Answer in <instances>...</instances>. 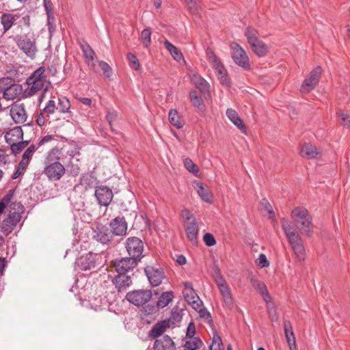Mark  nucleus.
Masks as SVG:
<instances>
[{
	"label": "nucleus",
	"mask_w": 350,
	"mask_h": 350,
	"mask_svg": "<svg viewBox=\"0 0 350 350\" xmlns=\"http://www.w3.org/2000/svg\"><path fill=\"white\" fill-rule=\"evenodd\" d=\"M196 326L193 323L190 322L187 328L185 338L196 337Z\"/></svg>",
	"instance_id": "obj_62"
},
{
	"label": "nucleus",
	"mask_w": 350,
	"mask_h": 350,
	"mask_svg": "<svg viewBox=\"0 0 350 350\" xmlns=\"http://www.w3.org/2000/svg\"><path fill=\"white\" fill-rule=\"evenodd\" d=\"M198 312L199 313L200 317L202 319H205L208 323H211L213 321L210 312L204 306L201 309H200Z\"/></svg>",
	"instance_id": "obj_59"
},
{
	"label": "nucleus",
	"mask_w": 350,
	"mask_h": 350,
	"mask_svg": "<svg viewBox=\"0 0 350 350\" xmlns=\"http://www.w3.org/2000/svg\"><path fill=\"white\" fill-rule=\"evenodd\" d=\"M139 261L132 257H124L115 262V269L118 273L126 274L132 271Z\"/></svg>",
	"instance_id": "obj_12"
},
{
	"label": "nucleus",
	"mask_w": 350,
	"mask_h": 350,
	"mask_svg": "<svg viewBox=\"0 0 350 350\" xmlns=\"http://www.w3.org/2000/svg\"><path fill=\"white\" fill-rule=\"evenodd\" d=\"M79 263L81 269L84 271L90 270L96 267V262L91 256L81 258Z\"/></svg>",
	"instance_id": "obj_37"
},
{
	"label": "nucleus",
	"mask_w": 350,
	"mask_h": 350,
	"mask_svg": "<svg viewBox=\"0 0 350 350\" xmlns=\"http://www.w3.org/2000/svg\"><path fill=\"white\" fill-rule=\"evenodd\" d=\"M111 232L113 236L124 237L126 234L127 223L124 217H117L110 223Z\"/></svg>",
	"instance_id": "obj_14"
},
{
	"label": "nucleus",
	"mask_w": 350,
	"mask_h": 350,
	"mask_svg": "<svg viewBox=\"0 0 350 350\" xmlns=\"http://www.w3.org/2000/svg\"><path fill=\"white\" fill-rule=\"evenodd\" d=\"M118 116V113L115 110L109 111L107 114V120L111 126V129L112 131H113V129L112 128V123L116 120V118Z\"/></svg>",
	"instance_id": "obj_61"
},
{
	"label": "nucleus",
	"mask_w": 350,
	"mask_h": 350,
	"mask_svg": "<svg viewBox=\"0 0 350 350\" xmlns=\"http://www.w3.org/2000/svg\"><path fill=\"white\" fill-rule=\"evenodd\" d=\"M245 36H246L250 45H252V44L256 43L260 40L258 31L252 27H248L246 28Z\"/></svg>",
	"instance_id": "obj_36"
},
{
	"label": "nucleus",
	"mask_w": 350,
	"mask_h": 350,
	"mask_svg": "<svg viewBox=\"0 0 350 350\" xmlns=\"http://www.w3.org/2000/svg\"><path fill=\"white\" fill-rule=\"evenodd\" d=\"M94 196L100 206H108L111 202L113 193L112 190L107 186L96 187Z\"/></svg>",
	"instance_id": "obj_10"
},
{
	"label": "nucleus",
	"mask_w": 350,
	"mask_h": 350,
	"mask_svg": "<svg viewBox=\"0 0 350 350\" xmlns=\"http://www.w3.org/2000/svg\"><path fill=\"white\" fill-rule=\"evenodd\" d=\"M284 330L286 342L289 346L290 350H297L295 337L292 327V324L289 321L284 322Z\"/></svg>",
	"instance_id": "obj_23"
},
{
	"label": "nucleus",
	"mask_w": 350,
	"mask_h": 350,
	"mask_svg": "<svg viewBox=\"0 0 350 350\" xmlns=\"http://www.w3.org/2000/svg\"><path fill=\"white\" fill-rule=\"evenodd\" d=\"M203 240L205 243V244L208 246L211 247L216 244V240L213 235L209 232H206L203 237Z\"/></svg>",
	"instance_id": "obj_56"
},
{
	"label": "nucleus",
	"mask_w": 350,
	"mask_h": 350,
	"mask_svg": "<svg viewBox=\"0 0 350 350\" xmlns=\"http://www.w3.org/2000/svg\"><path fill=\"white\" fill-rule=\"evenodd\" d=\"M195 189L203 201L207 203H211L213 202L212 193L202 182L195 183Z\"/></svg>",
	"instance_id": "obj_27"
},
{
	"label": "nucleus",
	"mask_w": 350,
	"mask_h": 350,
	"mask_svg": "<svg viewBox=\"0 0 350 350\" xmlns=\"http://www.w3.org/2000/svg\"><path fill=\"white\" fill-rule=\"evenodd\" d=\"M189 97L192 105L198 109L200 111L205 110V105L201 96L197 95L196 91H191L189 92Z\"/></svg>",
	"instance_id": "obj_35"
},
{
	"label": "nucleus",
	"mask_w": 350,
	"mask_h": 350,
	"mask_svg": "<svg viewBox=\"0 0 350 350\" xmlns=\"http://www.w3.org/2000/svg\"><path fill=\"white\" fill-rule=\"evenodd\" d=\"M152 293L150 290H134L130 291L126 295V299L131 304L136 306H143V308L150 304L148 302L151 300Z\"/></svg>",
	"instance_id": "obj_5"
},
{
	"label": "nucleus",
	"mask_w": 350,
	"mask_h": 350,
	"mask_svg": "<svg viewBox=\"0 0 350 350\" xmlns=\"http://www.w3.org/2000/svg\"><path fill=\"white\" fill-rule=\"evenodd\" d=\"M184 165L185 167L191 173L193 174H197L199 172V168L198 165L194 163L191 159L189 158H186L184 159Z\"/></svg>",
	"instance_id": "obj_45"
},
{
	"label": "nucleus",
	"mask_w": 350,
	"mask_h": 350,
	"mask_svg": "<svg viewBox=\"0 0 350 350\" xmlns=\"http://www.w3.org/2000/svg\"><path fill=\"white\" fill-rule=\"evenodd\" d=\"M212 277L216 284L223 282L226 280L221 275L220 269L218 265H215L213 268Z\"/></svg>",
	"instance_id": "obj_48"
},
{
	"label": "nucleus",
	"mask_w": 350,
	"mask_h": 350,
	"mask_svg": "<svg viewBox=\"0 0 350 350\" xmlns=\"http://www.w3.org/2000/svg\"><path fill=\"white\" fill-rule=\"evenodd\" d=\"M55 109H57L55 102L53 100L51 99L47 102L46 106L43 109V111L47 113L52 114L55 112Z\"/></svg>",
	"instance_id": "obj_53"
},
{
	"label": "nucleus",
	"mask_w": 350,
	"mask_h": 350,
	"mask_svg": "<svg viewBox=\"0 0 350 350\" xmlns=\"http://www.w3.org/2000/svg\"><path fill=\"white\" fill-rule=\"evenodd\" d=\"M144 272L152 286H159L164 278V271L161 268L147 266L144 269Z\"/></svg>",
	"instance_id": "obj_11"
},
{
	"label": "nucleus",
	"mask_w": 350,
	"mask_h": 350,
	"mask_svg": "<svg viewBox=\"0 0 350 350\" xmlns=\"http://www.w3.org/2000/svg\"><path fill=\"white\" fill-rule=\"evenodd\" d=\"M185 1L190 12L196 14L198 9V0H185Z\"/></svg>",
	"instance_id": "obj_58"
},
{
	"label": "nucleus",
	"mask_w": 350,
	"mask_h": 350,
	"mask_svg": "<svg viewBox=\"0 0 350 350\" xmlns=\"http://www.w3.org/2000/svg\"><path fill=\"white\" fill-rule=\"evenodd\" d=\"M168 327V323L163 321L157 323L150 330L149 336L154 338L163 336V333L165 331Z\"/></svg>",
	"instance_id": "obj_30"
},
{
	"label": "nucleus",
	"mask_w": 350,
	"mask_h": 350,
	"mask_svg": "<svg viewBox=\"0 0 350 350\" xmlns=\"http://www.w3.org/2000/svg\"><path fill=\"white\" fill-rule=\"evenodd\" d=\"M61 150L55 146L48 151L43 161V174L51 181L60 180L66 173V169L60 160Z\"/></svg>",
	"instance_id": "obj_1"
},
{
	"label": "nucleus",
	"mask_w": 350,
	"mask_h": 350,
	"mask_svg": "<svg viewBox=\"0 0 350 350\" xmlns=\"http://www.w3.org/2000/svg\"><path fill=\"white\" fill-rule=\"evenodd\" d=\"M35 148H36L35 145L31 144L23 152V156H22V159L21 161V167H23V165H29V163L33 157V154L35 150Z\"/></svg>",
	"instance_id": "obj_39"
},
{
	"label": "nucleus",
	"mask_w": 350,
	"mask_h": 350,
	"mask_svg": "<svg viewBox=\"0 0 350 350\" xmlns=\"http://www.w3.org/2000/svg\"><path fill=\"white\" fill-rule=\"evenodd\" d=\"M281 225L297 258L299 260H304L305 258V248L299 234L284 217L281 219Z\"/></svg>",
	"instance_id": "obj_2"
},
{
	"label": "nucleus",
	"mask_w": 350,
	"mask_h": 350,
	"mask_svg": "<svg viewBox=\"0 0 350 350\" xmlns=\"http://www.w3.org/2000/svg\"><path fill=\"white\" fill-rule=\"evenodd\" d=\"M113 234L105 226L97 228L93 232V239L102 244H107L113 239Z\"/></svg>",
	"instance_id": "obj_19"
},
{
	"label": "nucleus",
	"mask_w": 350,
	"mask_h": 350,
	"mask_svg": "<svg viewBox=\"0 0 350 350\" xmlns=\"http://www.w3.org/2000/svg\"><path fill=\"white\" fill-rule=\"evenodd\" d=\"M29 85H31L37 92L41 90L44 86V81H31L27 82Z\"/></svg>",
	"instance_id": "obj_63"
},
{
	"label": "nucleus",
	"mask_w": 350,
	"mask_h": 350,
	"mask_svg": "<svg viewBox=\"0 0 350 350\" xmlns=\"http://www.w3.org/2000/svg\"><path fill=\"white\" fill-rule=\"evenodd\" d=\"M232 58L234 62L244 70L250 68L248 56L245 50L237 43L230 44Z\"/></svg>",
	"instance_id": "obj_7"
},
{
	"label": "nucleus",
	"mask_w": 350,
	"mask_h": 350,
	"mask_svg": "<svg viewBox=\"0 0 350 350\" xmlns=\"http://www.w3.org/2000/svg\"><path fill=\"white\" fill-rule=\"evenodd\" d=\"M12 120L16 124H21L26 120V113L22 105H14L10 111Z\"/></svg>",
	"instance_id": "obj_22"
},
{
	"label": "nucleus",
	"mask_w": 350,
	"mask_h": 350,
	"mask_svg": "<svg viewBox=\"0 0 350 350\" xmlns=\"http://www.w3.org/2000/svg\"><path fill=\"white\" fill-rule=\"evenodd\" d=\"M127 59L129 63L132 65V66L136 70H139L141 67L137 57L133 55V53H128L126 55Z\"/></svg>",
	"instance_id": "obj_50"
},
{
	"label": "nucleus",
	"mask_w": 350,
	"mask_h": 350,
	"mask_svg": "<svg viewBox=\"0 0 350 350\" xmlns=\"http://www.w3.org/2000/svg\"><path fill=\"white\" fill-rule=\"evenodd\" d=\"M18 14H12V13H3L1 16L0 21L1 23L3 26V32H7L10 30L15 21L19 18Z\"/></svg>",
	"instance_id": "obj_25"
},
{
	"label": "nucleus",
	"mask_w": 350,
	"mask_h": 350,
	"mask_svg": "<svg viewBox=\"0 0 350 350\" xmlns=\"http://www.w3.org/2000/svg\"><path fill=\"white\" fill-rule=\"evenodd\" d=\"M257 260L258 265L261 268L267 267L269 266V262L267 260L266 255L264 254H260L258 256Z\"/></svg>",
	"instance_id": "obj_60"
},
{
	"label": "nucleus",
	"mask_w": 350,
	"mask_h": 350,
	"mask_svg": "<svg viewBox=\"0 0 350 350\" xmlns=\"http://www.w3.org/2000/svg\"><path fill=\"white\" fill-rule=\"evenodd\" d=\"M187 237L193 245L198 243V224L196 219L191 221L184 224Z\"/></svg>",
	"instance_id": "obj_18"
},
{
	"label": "nucleus",
	"mask_w": 350,
	"mask_h": 350,
	"mask_svg": "<svg viewBox=\"0 0 350 350\" xmlns=\"http://www.w3.org/2000/svg\"><path fill=\"white\" fill-rule=\"evenodd\" d=\"M82 51L83 55L89 66H94L96 60V57L94 51L88 44L82 46Z\"/></svg>",
	"instance_id": "obj_31"
},
{
	"label": "nucleus",
	"mask_w": 350,
	"mask_h": 350,
	"mask_svg": "<svg viewBox=\"0 0 350 350\" xmlns=\"http://www.w3.org/2000/svg\"><path fill=\"white\" fill-rule=\"evenodd\" d=\"M222 347L223 342L221 337L217 333H215L212 339V343L209 347L210 350H223Z\"/></svg>",
	"instance_id": "obj_44"
},
{
	"label": "nucleus",
	"mask_w": 350,
	"mask_h": 350,
	"mask_svg": "<svg viewBox=\"0 0 350 350\" xmlns=\"http://www.w3.org/2000/svg\"><path fill=\"white\" fill-rule=\"evenodd\" d=\"M226 114L228 119L243 133H246L247 129L239 116L238 113L232 109H228Z\"/></svg>",
	"instance_id": "obj_24"
},
{
	"label": "nucleus",
	"mask_w": 350,
	"mask_h": 350,
	"mask_svg": "<svg viewBox=\"0 0 350 350\" xmlns=\"http://www.w3.org/2000/svg\"><path fill=\"white\" fill-rule=\"evenodd\" d=\"M10 163V155L5 150L0 148V167L4 166Z\"/></svg>",
	"instance_id": "obj_52"
},
{
	"label": "nucleus",
	"mask_w": 350,
	"mask_h": 350,
	"mask_svg": "<svg viewBox=\"0 0 350 350\" xmlns=\"http://www.w3.org/2000/svg\"><path fill=\"white\" fill-rule=\"evenodd\" d=\"M45 69L44 67H40L36 69L27 79V82L31 81H45L46 77L44 75Z\"/></svg>",
	"instance_id": "obj_38"
},
{
	"label": "nucleus",
	"mask_w": 350,
	"mask_h": 350,
	"mask_svg": "<svg viewBox=\"0 0 350 350\" xmlns=\"http://www.w3.org/2000/svg\"><path fill=\"white\" fill-rule=\"evenodd\" d=\"M183 346L185 350H196L202 345V340L199 337L185 338Z\"/></svg>",
	"instance_id": "obj_33"
},
{
	"label": "nucleus",
	"mask_w": 350,
	"mask_h": 350,
	"mask_svg": "<svg viewBox=\"0 0 350 350\" xmlns=\"http://www.w3.org/2000/svg\"><path fill=\"white\" fill-rule=\"evenodd\" d=\"M98 62L99 66L103 72L104 75L107 78L110 77L112 73L111 68L110 66L104 61H98Z\"/></svg>",
	"instance_id": "obj_51"
},
{
	"label": "nucleus",
	"mask_w": 350,
	"mask_h": 350,
	"mask_svg": "<svg viewBox=\"0 0 350 350\" xmlns=\"http://www.w3.org/2000/svg\"><path fill=\"white\" fill-rule=\"evenodd\" d=\"M152 31L150 28L143 29L141 33V40L145 48H148L151 43Z\"/></svg>",
	"instance_id": "obj_42"
},
{
	"label": "nucleus",
	"mask_w": 350,
	"mask_h": 350,
	"mask_svg": "<svg viewBox=\"0 0 350 350\" xmlns=\"http://www.w3.org/2000/svg\"><path fill=\"white\" fill-rule=\"evenodd\" d=\"M112 283L118 292L125 291L132 284L131 278L122 273H118L113 279Z\"/></svg>",
	"instance_id": "obj_16"
},
{
	"label": "nucleus",
	"mask_w": 350,
	"mask_h": 350,
	"mask_svg": "<svg viewBox=\"0 0 350 350\" xmlns=\"http://www.w3.org/2000/svg\"><path fill=\"white\" fill-rule=\"evenodd\" d=\"M321 72V67L317 66L314 68L309 74V76L302 83L300 88V92L305 94L313 90L319 82Z\"/></svg>",
	"instance_id": "obj_9"
},
{
	"label": "nucleus",
	"mask_w": 350,
	"mask_h": 350,
	"mask_svg": "<svg viewBox=\"0 0 350 350\" xmlns=\"http://www.w3.org/2000/svg\"><path fill=\"white\" fill-rule=\"evenodd\" d=\"M70 108V100L64 96L58 98V104L57 106V110L62 113H67Z\"/></svg>",
	"instance_id": "obj_40"
},
{
	"label": "nucleus",
	"mask_w": 350,
	"mask_h": 350,
	"mask_svg": "<svg viewBox=\"0 0 350 350\" xmlns=\"http://www.w3.org/2000/svg\"><path fill=\"white\" fill-rule=\"evenodd\" d=\"M163 44L174 60L179 63L185 62L181 51L173 44H172L168 40L165 39L163 41Z\"/></svg>",
	"instance_id": "obj_28"
},
{
	"label": "nucleus",
	"mask_w": 350,
	"mask_h": 350,
	"mask_svg": "<svg viewBox=\"0 0 350 350\" xmlns=\"http://www.w3.org/2000/svg\"><path fill=\"white\" fill-rule=\"evenodd\" d=\"M23 92V86L21 84L14 83L6 92L2 94L3 98L6 100H14L20 96Z\"/></svg>",
	"instance_id": "obj_29"
},
{
	"label": "nucleus",
	"mask_w": 350,
	"mask_h": 350,
	"mask_svg": "<svg viewBox=\"0 0 350 350\" xmlns=\"http://www.w3.org/2000/svg\"><path fill=\"white\" fill-rule=\"evenodd\" d=\"M191 80L195 87L199 90L200 93L203 94L206 98V94L209 96L210 86L208 83L203 77L198 74H193L191 77Z\"/></svg>",
	"instance_id": "obj_20"
},
{
	"label": "nucleus",
	"mask_w": 350,
	"mask_h": 350,
	"mask_svg": "<svg viewBox=\"0 0 350 350\" xmlns=\"http://www.w3.org/2000/svg\"><path fill=\"white\" fill-rule=\"evenodd\" d=\"M299 154L308 159H315L321 154V152L316 146L306 144L300 148Z\"/></svg>",
	"instance_id": "obj_26"
},
{
	"label": "nucleus",
	"mask_w": 350,
	"mask_h": 350,
	"mask_svg": "<svg viewBox=\"0 0 350 350\" xmlns=\"http://www.w3.org/2000/svg\"><path fill=\"white\" fill-rule=\"evenodd\" d=\"M11 135L12 136L16 137L18 139H23V132L21 126H16L12 129L10 133H8L5 135V138L7 143H10V139L8 136Z\"/></svg>",
	"instance_id": "obj_46"
},
{
	"label": "nucleus",
	"mask_w": 350,
	"mask_h": 350,
	"mask_svg": "<svg viewBox=\"0 0 350 350\" xmlns=\"http://www.w3.org/2000/svg\"><path fill=\"white\" fill-rule=\"evenodd\" d=\"M183 294L185 301L189 304L191 302H194V301L197 300L196 299L199 297L194 291H191V292H183Z\"/></svg>",
	"instance_id": "obj_54"
},
{
	"label": "nucleus",
	"mask_w": 350,
	"mask_h": 350,
	"mask_svg": "<svg viewBox=\"0 0 350 350\" xmlns=\"http://www.w3.org/2000/svg\"><path fill=\"white\" fill-rule=\"evenodd\" d=\"M183 311L182 309L178 307H174L172 310L170 321H171L172 324H176L181 321L183 319Z\"/></svg>",
	"instance_id": "obj_41"
},
{
	"label": "nucleus",
	"mask_w": 350,
	"mask_h": 350,
	"mask_svg": "<svg viewBox=\"0 0 350 350\" xmlns=\"http://www.w3.org/2000/svg\"><path fill=\"white\" fill-rule=\"evenodd\" d=\"M153 349L154 350H175L176 345L169 336L165 335L155 339Z\"/></svg>",
	"instance_id": "obj_17"
},
{
	"label": "nucleus",
	"mask_w": 350,
	"mask_h": 350,
	"mask_svg": "<svg viewBox=\"0 0 350 350\" xmlns=\"http://www.w3.org/2000/svg\"><path fill=\"white\" fill-rule=\"evenodd\" d=\"M207 59L210 62L216 70L217 75H224V72L226 70L221 62L220 59L216 56L213 51L209 48L206 50Z\"/></svg>",
	"instance_id": "obj_21"
},
{
	"label": "nucleus",
	"mask_w": 350,
	"mask_h": 350,
	"mask_svg": "<svg viewBox=\"0 0 350 350\" xmlns=\"http://www.w3.org/2000/svg\"><path fill=\"white\" fill-rule=\"evenodd\" d=\"M250 46L253 52L258 57H264L268 52V47L267 44L260 40L256 43L252 44Z\"/></svg>",
	"instance_id": "obj_32"
},
{
	"label": "nucleus",
	"mask_w": 350,
	"mask_h": 350,
	"mask_svg": "<svg viewBox=\"0 0 350 350\" xmlns=\"http://www.w3.org/2000/svg\"><path fill=\"white\" fill-rule=\"evenodd\" d=\"M338 115L342 120V124H343L344 126L349 129L350 128V114L348 113L340 111L338 113Z\"/></svg>",
	"instance_id": "obj_55"
},
{
	"label": "nucleus",
	"mask_w": 350,
	"mask_h": 350,
	"mask_svg": "<svg viewBox=\"0 0 350 350\" xmlns=\"http://www.w3.org/2000/svg\"><path fill=\"white\" fill-rule=\"evenodd\" d=\"M261 206L263 207V208L267 212V213L269 214V217L270 218H275V213L273 211V209L272 208V206L271 205V204L269 202V201L265 199V198H263L262 200H261Z\"/></svg>",
	"instance_id": "obj_49"
},
{
	"label": "nucleus",
	"mask_w": 350,
	"mask_h": 350,
	"mask_svg": "<svg viewBox=\"0 0 350 350\" xmlns=\"http://www.w3.org/2000/svg\"><path fill=\"white\" fill-rule=\"evenodd\" d=\"M291 216L300 232L311 237L313 233L312 218L308 211L304 207H296L292 211Z\"/></svg>",
	"instance_id": "obj_3"
},
{
	"label": "nucleus",
	"mask_w": 350,
	"mask_h": 350,
	"mask_svg": "<svg viewBox=\"0 0 350 350\" xmlns=\"http://www.w3.org/2000/svg\"><path fill=\"white\" fill-rule=\"evenodd\" d=\"M18 49L27 57L34 59L38 51L36 40L32 33L18 34L13 37Z\"/></svg>",
	"instance_id": "obj_4"
},
{
	"label": "nucleus",
	"mask_w": 350,
	"mask_h": 350,
	"mask_svg": "<svg viewBox=\"0 0 350 350\" xmlns=\"http://www.w3.org/2000/svg\"><path fill=\"white\" fill-rule=\"evenodd\" d=\"M174 293L172 291L163 292L158 299L157 304H147L144 308V312L146 314H154L157 308H163L167 306L173 299Z\"/></svg>",
	"instance_id": "obj_8"
},
{
	"label": "nucleus",
	"mask_w": 350,
	"mask_h": 350,
	"mask_svg": "<svg viewBox=\"0 0 350 350\" xmlns=\"http://www.w3.org/2000/svg\"><path fill=\"white\" fill-rule=\"evenodd\" d=\"M250 282L253 286V288L257 291L259 293H260L262 291L267 289V287L263 282L258 280V278L255 277H252L250 279Z\"/></svg>",
	"instance_id": "obj_47"
},
{
	"label": "nucleus",
	"mask_w": 350,
	"mask_h": 350,
	"mask_svg": "<svg viewBox=\"0 0 350 350\" xmlns=\"http://www.w3.org/2000/svg\"><path fill=\"white\" fill-rule=\"evenodd\" d=\"M37 92L31 86L29 85L24 90H23V92L21 95H22L23 98H29L34 95Z\"/></svg>",
	"instance_id": "obj_64"
},
{
	"label": "nucleus",
	"mask_w": 350,
	"mask_h": 350,
	"mask_svg": "<svg viewBox=\"0 0 350 350\" xmlns=\"http://www.w3.org/2000/svg\"><path fill=\"white\" fill-rule=\"evenodd\" d=\"M10 145V149L13 154H17L21 152L24 148L23 147V143H21L20 142L16 143H8Z\"/></svg>",
	"instance_id": "obj_57"
},
{
	"label": "nucleus",
	"mask_w": 350,
	"mask_h": 350,
	"mask_svg": "<svg viewBox=\"0 0 350 350\" xmlns=\"http://www.w3.org/2000/svg\"><path fill=\"white\" fill-rule=\"evenodd\" d=\"M21 219V215L20 213L17 212L10 213L8 217L4 219L2 221L1 225V232L5 235L10 234L20 221Z\"/></svg>",
	"instance_id": "obj_13"
},
{
	"label": "nucleus",
	"mask_w": 350,
	"mask_h": 350,
	"mask_svg": "<svg viewBox=\"0 0 350 350\" xmlns=\"http://www.w3.org/2000/svg\"><path fill=\"white\" fill-rule=\"evenodd\" d=\"M125 248L130 257L135 258V260L139 262L144 256L143 255L144 248V243L138 237H129L125 242Z\"/></svg>",
	"instance_id": "obj_6"
},
{
	"label": "nucleus",
	"mask_w": 350,
	"mask_h": 350,
	"mask_svg": "<svg viewBox=\"0 0 350 350\" xmlns=\"http://www.w3.org/2000/svg\"><path fill=\"white\" fill-rule=\"evenodd\" d=\"M219 291L221 295L224 305L229 309H232L234 305V299L230 288L226 281L217 284Z\"/></svg>",
	"instance_id": "obj_15"
},
{
	"label": "nucleus",
	"mask_w": 350,
	"mask_h": 350,
	"mask_svg": "<svg viewBox=\"0 0 350 350\" xmlns=\"http://www.w3.org/2000/svg\"><path fill=\"white\" fill-rule=\"evenodd\" d=\"M14 83H15V80L11 77L0 79V94H3V92H6Z\"/></svg>",
	"instance_id": "obj_43"
},
{
	"label": "nucleus",
	"mask_w": 350,
	"mask_h": 350,
	"mask_svg": "<svg viewBox=\"0 0 350 350\" xmlns=\"http://www.w3.org/2000/svg\"><path fill=\"white\" fill-rule=\"evenodd\" d=\"M169 120L170 122L177 129H181L184 126V121L180 120L178 113L176 109H170L169 111Z\"/></svg>",
	"instance_id": "obj_34"
}]
</instances>
